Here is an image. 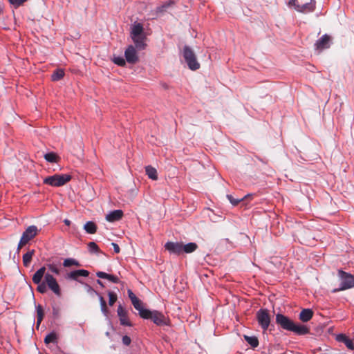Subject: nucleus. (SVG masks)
<instances>
[{
    "label": "nucleus",
    "instance_id": "nucleus-3",
    "mask_svg": "<svg viewBox=\"0 0 354 354\" xmlns=\"http://www.w3.org/2000/svg\"><path fill=\"white\" fill-rule=\"evenodd\" d=\"M164 247L171 255L181 256L195 252L198 248V245L195 242L185 243L183 241L174 242L169 241L165 244Z\"/></svg>",
    "mask_w": 354,
    "mask_h": 354
},
{
    "label": "nucleus",
    "instance_id": "nucleus-45",
    "mask_svg": "<svg viewBox=\"0 0 354 354\" xmlns=\"http://www.w3.org/2000/svg\"><path fill=\"white\" fill-rule=\"evenodd\" d=\"M96 283H97L99 286H100L102 288H104V283H103V282H102L100 279H97V280H96Z\"/></svg>",
    "mask_w": 354,
    "mask_h": 354
},
{
    "label": "nucleus",
    "instance_id": "nucleus-40",
    "mask_svg": "<svg viewBox=\"0 0 354 354\" xmlns=\"http://www.w3.org/2000/svg\"><path fill=\"white\" fill-rule=\"evenodd\" d=\"M52 314L53 317L55 319H57L59 317V308L55 306H52Z\"/></svg>",
    "mask_w": 354,
    "mask_h": 354
},
{
    "label": "nucleus",
    "instance_id": "nucleus-23",
    "mask_svg": "<svg viewBox=\"0 0 354 354\" xmlns=\"http://www.w3.org/2000/svg\"><path fill=\"white\" fill-rule=\"evenodd\" d=\"M243 338L245 340V342L252 348H255L259 346V339L257 337L252 335L249 336L247 335H243Z\"/></svg>",
    "mask_w": 354,
    "mask_h": 354
},
{
    "label": "nucleus",
    "instance_id": "nucleus-34",
    "mask_svg": "<svg viewBox=\"0 0 354 354\" xmlns=\"http://www.w3.org/2000/svg\"><path fill=\"white\" fill-rule=\"evenodd\" d=\"M88 250L91 254H98L101 252L99 246L94 241H91L88 243Z\"/></svg>",
    "mask_w": 354,
    "mask_h": 354
},
{
    "label": "nucleus",
    "instance_id": "nucleus-17",
    "mask_svg": "<svg viewBox=\"0 0 354 354\" xmlns=\"http://www.w3.org/2000/svg\"><path fill=\"white\" fill-rule=\"evenodd\" d=\"M124 215L123 211L122 209H115L109 212L106 215V220L111 223H114L115 221H120Z\"/></svg>",
    "mask_w": 354,
    "mask_h": 354
},
{
    "label": "nucleus",
    "instance_id": "nucleus-32",
    "mask_svg": "<svg viewBox=\"0 0 354 354\" xmlns=\"http://www.w3.org/2000/svg\"><path fill=\"white\" fill-rule=\"evenodd\" d=\"M111 61L118 66L124 67L126 66L127 61L125 57H123L122 56L118 55H113V58L111 59Z\"/></svg>",
    "mask_w": 354,
    "mask_h": 354
},
{
    "label": "nucleus",
    "instance_id": "nucleus-28",
    "mask_svg": "<svg viewBox=\"0 0 354 354\" xmlns=\"http://www.w3.org/2000/svg\"><path fill=\"white\" fill-rule=\"evenodd\" d=\"M252 194H248L245 196L239 198H234L231 194H227L226 197L229 200L230 203L233 205L236 206L240 202L243 201L245 199L248 198V197L252 196Z\"/></svg>",
    "mask_w": 354,
    "mask_h": 354
},
{
    "label": "nucleus",
    "instance_id": "nucleus-19",
    "mask_svg": "<svg viewBox=\"0 0 354 354\" xmlns=\"http://www.w3.org/2000/svg\"><path fill=\"white\" fill-rule=\"evenodd\" d=\"M46 267L45 266H43L40 267L33 274L32 280V282L35 283H39L40 282H42L43 277H45V274L47 273L46 272Z\"/></svg>",
    "mask_w": 354,
    "mask_h": 354
},
{
    "label": "nucleus",
    "instance_id": "nucleus-33",
    "mask_svg": "<svg viewBox=\"0 0 354 354\" xmlns=\"http://www.w3.org/2000/svg\"><path fill=\"white\" fill-rule=\"evenodd\" d=\"M175 3L174 0H169L164 3H162L161 6H158L156 8L157 12H165L167 8L171 7Z\"/></svg>",
    "mask_w": 354,
    "mask_h": 354
},
{
    "label": "nucleus",
    "instance_id": "nucleus-9",
    "mask_svg": "<svg viewBox=\"0 0 354 354\" xmlns=\"http://www.w3.org/2000/svg\"><path fill=\"white\" fill-rule=\"evenodd\" d=\"M256 319L259 326L263 332L266 331L271 325V317L268 309L261 308L256 313Z\"/></svg>",
    "mask_w": 354,
    "mask_h": 354
},
{
    "label": "nucleus",
    "instance_id": "nucleus-39",
    "mask_svg": "<svg viewBox=\"0 0 354 354\" xmlns=\"http://www.w3.org/2000/svg\"><path fill=\"white\" fill-rule=\"evenodd\" d=\"M106 279L113 283H120V279L116 275H114V274H108Z\"/></svg>",
    "mask_w": 354,
    "mask_h": 354
},
{
    "label": "nucleus",
    "instance_id": "nucleus-27",
    "mask_svg": "<svg viewBox=\"0 0 354 354\" xmlns=\"http://www.w3.org/2000/svg\"><path fill=\"white\" fill-rule=\"evenodd\" d=\"M65 75L64 70L61 68H56L51 75V80L53 82L60 80Z\"/></svg>",
    "mask_w": 354,
    "mask_h": 354
},
{
    "label": "nucleus",
    "instance_id": "nucleus-31",
    "mask_svg": "<svg viewBox=\"0 0 354 354\" xmlns=\"http://www.w3.org/2000/svg\"><path fill=\"white\" fill-rule=\"evenodd\" d=\"M44 159L50 163L57 162L59 160L57 154L53 151H50L44 154Z\"/></svg>",
    "mask_w": 354,
    "mask_h": 354
},
{
    "label": "nucleus",
    "instance_id": "nucleus-7",
    "mask_svg": "<svg viewBox=\"0 0 354 354\" xmlns=\"http://www.w3.org/2000/svg\"><path fill=\"white\" fill-rule=\"evenodd\" d=\"M183 57L189 69L196 71L200 68V64L197 60L194 51L187 45H185L182 52Z\"/></svg>",
    "mask_w": 354,
    "mask_h": 354
},
{
    "label": "nucleus",
    "instance_id": "nucleus-10",
    "mask_svg": "<svg viewBox=\"0 0 354 354\" xmlns=\"http://www.w3.org/2000/svg\"><path fill=\"white\" fill-rule=\"evenodd\" d=\"M89 271L85 269L73 270L66 273L65 279L66 280L75 281L82 284L84 281L80 278H86L89 276Z\"/></svg>",
    "mask_w": 354,
    "mask_h": 354
},
{
    "label": "nucleus",
    "instance_id": "nucleus-49",
    "mask_svg": "<svg viewBox=\"0 0 354 354\" xmlns=\"http://www.w3.org/2000/svg\"><path fill=\"white\" fill-rule=\"evenodd\" d=\"M3 13V8L2 6L0 5V15Z\"/></svg>",
    "mask_w": 354,
    "mask_h": 354
},
{
    "label": "nucleus",
    "instance_id": "nucleus-15",
    "mask_svg": "<svg viewBox=\"0 0 354 354\" xmlns=\"http://www.w3.org/2000/svg\"><path fill=\"white\" fill-rule=\"evenodd\" d=\"M117 313H118V315L120 319V324L122 326H132L131 322L127 317V314L126 310L122 306L121 304H120L118 306Z\"/></svg>",
    "mask_w": 354,
    "mask_h": 354
},
{
    "label": "nucleus",
    "instance_id": "nucleus-16",
    "mask_svg": "<svg viewBox=\"0 0 354 354\" xmlns=\"http://www.w3.org/2000/svg\"><path fill=\"white\" fill-rule=\"evenodd\" d=\"M315 0H310L309 3H306L303 5L297 6L296 10L299 12H312L315 9Z\"/></svg>",
    "mask_w": 354,
    "mask_h": 354
},
{
    "label": "nucleus",
    "instance_id": "nucleus-22",
    "mask_svg": "<svg viewBox=\"0 0 354 354\" xmlns=\"http://www.w3.org/2000/svg\"><path fill=\"white\" fill-rule=\"evenodd\" d=\"M145 172L149 178L153 180H156L158 179L157 170L155 167H152L151 165H147L145 167Z\"/></svg>",
    "mask_w": 354,
    "mask_h": 354
},
{
    "label": "nucleus",
    "instance_id": "nucleus-30",
    "mask_svg": "<svg viewBox=\"0 0 354 354\" xmlns=\"http://www.w3.org/2000/svg\"><path fill=\"white\" fill-rule=\"evenodd\" d=\"M62 265L65 268H69L71 266H77V267L81 266L80 263L77 259H75L74 258L65 259L63 261Z\"/></svg>",
    "mask_w": 354,
    "mask_h": 354
},
{
    "label": "nucleus",
    "instance_id": "nucleus-4",
    "mask_svg": "<svg viewBox=\"0 0 354 354\" xmlns=\"http://www.w3.org/2000/svg\"><path fill=\"white\" fill-rule=\"evenodd\" d=\"M36 284L37 285V290L41 294L46 293L48 288L56 296L62 295L60 286L54 276L49 272L45 274L44 280L42 282Z\"/></svg>",
    "mask_w": 354,
    "mask_h": 354
},
{
    "label": "nucleus",
    "instance_id": "nucleus-21",
    "mask_svg": "<svg viewBox=\"0 0 354 354\" xmlns=\"http://www.w3.org/2000/svg\"><path fill=\"white\" fill-rule=\"evenodd\" d=\"M59 335L55 330H52L48 333L44 337V343L49 344L50 343L57 344Z\"/></svg>",
    "mask_w": 354,
    "mask_h": 354
},
{
    "label": "nucleus",
    "instance_id": "nucleus-47",
    "mask_svg": "<svg viewBox=\"0 0 354 354\" xmlns=\"http://www.w3.org/2000/svg\"><path fill=\"white\" fill-rule=\"evenodd\" d=\"M21 248V246H19V243L18 246H17V250H16V253L17 254H19Z\"/></svg>",
    "mask_w": 354,
    "mask_h": 354
},
{
    "label": "nucleus",
    "instance_id": "nucleus-11",
    "mask_svg": "<svg viewBox=\"0 0 354 354\" xmlns=\"http://www.w3.org/2000/svg\"><path fill=\"white\" fill-rule=\"evenodd\" d=\"M39 232L37 226L32 225L28 226L22 233L19 240V246H22L35 237Z\"/></svg>",
    "mask_w": 354,
    "mask_h": 354
},
{
    "label": "nucleus",
    "instance_id": "nucleus-20",
    "mask_svg": "<svg viewBox=\"0 0 354 354\" xmlns=\"http://www.w3.org/2000/svg\"><path fill=\"white\" fill-rule=\"evenodd\" d=\"M313 316V311L310 308H304L299 315V318L302 322H308Z\"/></svg>",
    "mask_w": 354,
    "mask_h": 354
},
{
    "label": "nucleus",
    "instance_id": "nucleus-44",
    "mask_svg": "<svg viewBox=\"0 0 354 354\" xmlns=\"http://www.w3.org/2000/svg\"><path fill=\"white\" fill-rule=\"evenodd\" d=\"M288 4L290 6H293L295 9L296 10L297 6H299L297 3V0H289Z\"/></svg>",
    "mask_w": 354,
    "mask_h": 354
},
{
    "label": "nucleus",
    "instance_id": "nucleus-35",
    "mask_svg": "<svg viewBox=\"0 0 354 354\" xmlns=\"http://www.w3.org/2000/svg\"><path fill=\"white\" fill-rule=\"evenodd\" d=\"M46 268L49 270L51 272L59 275L60 274V269L57 267V265L55 263H48L45 266Z\"/></svg>",
    "mask_w": 354,
    "mask_h": 354
},
{
    "label": "nucleus",
    "instance_id": "nucleus-48",
    "mask_svg": "<svg viewBox=\"0 0 354 354\" xmlns=\"http://www.w3.org/2000/svg\"><path fill=\"white\" fill-rule=\"evenodd\" d=\"M105 335H106V337H110V333H109V331H106V332L105 333Z\"/></svg>",
    "mask_w": 354,
    "mask_h": 354
},
{
    "label": "nucleus",
    "instance_id": "nucleus-14",
    "mask_svg": "<svg viewBox=\"0 0 354 354\" xmlns=\"http://www.w3.org/2000/svg\"><path fill=\"white\" fill-rule=\"evenodd\" d=\"M127 294L134 308L138 310L139 313L145 307L143 302L136 297L131 289L127 290Z\"/></svg>",
    "mask_w": 354,
    "mask_h": 354
},
{
    "label": "nucleus",
    "instance_id": "nucleus-41",
    "mask_svg": "<svg viewBox=\"0 0 354 354\" xmlns=\"http://www.w3.org/2000/svg\"><path fill=\"white\" fill-rule=\"evenodd\" d=\"M122 341L124 345L129 346L131 342V339L128 335H124L122 338Z\"/></svg>",
    "mask_w": 354,
    "mask_h": 354
},
{
    "label": "nucleus",
    "instance_id": "nucleus-37",
    "mask_svg": "<svg viewBox=\"0 0 354 354\" xmlns=\"http://www.w3.org/2000/svg\"><path fill=\"white\" fill-rule=\"evenodd\" d=\"M82 285L84 286V288L86 290V292L90 295H98V292L95 290L89 284L84 283H82Z\"/></svg>",
    "mask_w": 354,
    "mask_h": 354
},
{
    "label": "nucleus",
    "instance_id": "nucleus-24",
    "mask_svg": "<svg viewBox=\"0 0 354 354\" xmlns=\"http://www.w3.org/2000/svg\"><path fill=\"white\" fill-rule=\"evenodd\" d=\"M98 297L100 304V309L102 313L106 317H109V310L108 308L106 307V303L103 297L98 292V295H96Z\"/></svg>",
    "mask_w": 354,
    "mask_h": 354
},
{
    "label": "nucleus",
    "instance_id": "nucleus-26",
    "mask_svg": "<svg viewBox=\"0 0 354 354\" xmlns=\"http://www.w3.org/2000/svg\"><path fill=\"white\" fill-rule=\"evenodd\" d=\"M35 250L32 249L28 250L26 253L23 255V264L25 267H28L33 255L35 254Z\"/></svg>",
    "mask_w": 354,
    "mask_h": 354
},
{
    "label": "nucleus",
    "instance_id": "nucleus-1",
    "mask_svg": "<svg viewBox=\"0 0 354 354\" xmlns=\"http://www.w3.org/2000/svg\"><path fill=\"white\" fill-rule=\"evenodd\" d=\"M275 322L280 328L292 332L297 335L301 336L310 333V329L308 326L295 322L288 316L281 313L276 314Z\"/></svg>",
    "mask_w": 354,
    "mask_h": 354
},
{
    "label": "nucleus",
    "instance_id": "nucleus-36",
    "mask_svg": "<svg viewBox=\"0 0 354 354\" xmlns=\"http://www.w3.org/2000/svg\"><path fill=\"white\" fill-rule=\"evenodd\" d=\"M107 295L109 297L108 304L110 306H113L118 299V296H117L116 293H115L114 292H112L111 290L108 291Z\"/></svg>",
    "mask_w": 354,
    "mask_h": 354
},
{
    "label": "nucleus",
    "instance_id": "nucleus-5",
    "mask_svg": "<svg viewBox=\"0 0 354 354\" xmlns=\"http://www.w3.org/2000/svg\"><path fill=\"white\" fill-rule=\"evenodd\" d=\"M131 37L136 48L142 50L146 46L145 40L146 35L144 31L143 25L139 22H134L131 28Z\"/></svg>",
    "mask_w": 354,
    "mask_h": 354
},
{
    "label": "nucleus",
    "instance_id": "nucleus-42",
    "mask_svg": "<svg viewBox=\"0 0 354 354\" xmlns=\"http://www.w3.org/2000/svg\"><path fill=\"white\" fill-rule=\"evenodd\" d=\"M108 274H109V273H106V272H103V271H97V272H96V276H97L98 278H100V279H107Z\"/></svg>",
    "mask_w": 354,
    "mask_h": 354
},
{
    "label": "nucleus",
    "instance_id": "nucleus-29",
    "mask_svg": "<svg viewBox=\"0 0 354 354\" xmlns=\"http://www.w3.org/2000/svg\"><path fill=\"white\" fill-rule=\"evenodd\" d=\"M37 312V326L39 327L44 317V310L41 305H35Z\"/></svg>",
    "mask_w": 354,
    "mask_h": 354
},
{
    "label": "nucleus",
    "instance_id": "nucleus-43",
    "mask_svg": "<svg viewBox=\"0 0 354 354\" xmlns=\"http://www.w3.org/2000/svg\"><path fill=\"white\" fill-rule=\"evenodd\" d=\"M111 245H112V246L113 248L114 252L116 253V254L120 253V248L119 245L116 243H114V242H112Z\"/></svg>",
    "mask_w": 354,
    "mask_h": 354
},
{
    "label": "nucleus",
    "instance_id": "nucleus-18",
    "mask_svg": "<svg viewBox=\"0 0 354 354\" xmlns=\"http://www.w3.org/2000/svg\"><path fill=\"white\" fill-rule=\"evenodd\" d=\"M335 339L339 342L344 343L349 350H354V342L351 339L348 338L345 334H337L335 337Z\"/></svg>",
    "mask_w": 354,
    "mask_h": 354
},
{
    "label": "nucleus",
    "instance_id": "nucleus-13",
    "mask_svg": "<svg viewBox=\"0 0 354 354\" xmlns=\"http://www.w3.org/2000/svg\"><path fill=\"white\" fill-rule=\"evenodd\" d=\"M331 37L328 34L323 35L315 44L317 50H324L329 48L330 46Z\"/></svg>",
    "mask_w": 354,
    "mask_h": 354
},
{
    "label": "nucleus",
    "instance_id": "nucleus-8",
    "mask_svg": "<svg viewBox=\"0 0 354 354\" xmlns=\"http://www.w3.org/2000/svg\"><path fill=\"white\" fill-rule=\"evenodd\" d=\"M72 178L70 174H54L46 177L43 183L52 187H61L69 182Z\"/></svg>",
    "mask_w": 354,
    "mask_h": 354
},
{
    "label": "nucleus",
    "instance_id": "nucleus-25",
    "mask_svg": "<svg viewBox=\"0 0 354 354\" xmlns=\"http://www.w3.org/2000/svg\"><path fill=\"white\" fill-rule=\"evenodd\" d=\"M83 228L86 231V233L93 234L96 232L97 227L96 224L93 221H87L84 225Z\"/></svg>",
    "mask_w": 354,
    "mask_h": 354
},
{
    "label": "nucleus",
    "instance_id": "nucleus-46",
    "mask_svg": "<svg viewBox=\"0 0 354 354\" xmlns=\"http://www.w3.org/2000/svg\"><path fill=\"white\" fill-rule=\"evenodd\" d=\"M64 224H65L66 225H68H68H71V221H70V220H68V219H67V218H66V219H64Z\"/></svg>",
    "mask_w": 354,
    "mask_h": 354
},
{
    "label": "nucleus",
    "instance_id": "nucleus-12",
    "mask_svg": "<svg viewBox=\"0 0 354 354\" xmlns=\"http://www.w3.org/2000/svg\"><path fill=\"white\" fill-rule=\"evenodd\" d=\"M124 57L127 63L131 64H134L138 61V55L136 48L133 46H128V47L124 50Z\"/></svg>",
    "mask_w": 354,
    "mask_h": 354
},
{
    "label": "nucleus",
    "instance_id": "nucleus-2",
    "mask_svg": "<svg viewBox=\"0 0 354 354\" xmlns=\"http://www.w3.org/2000/svg\"><path fill=\"white\" fill-rule=\"evenodd\" d=\"M138 315L142 319L150 320L157 326L171 327V326L169 317L166 316L162 311L150 309L145 306Z\"/></svg>",
    "mask_w": 354,
    "mask_h": 354
},
{
    "label": "nucleus",
    "instance_id": "nucleus-38",
    "mask_svg": "<svg viewBox=\"0 0 354 354\" xmlns=\"http://www.w3.org/2000/svg\"><path fill=\"white\" fill-rule=\"evenodd\" d=\"M27 0H8L9 3L13 6L15 8H19Z\"/></svg>",
    "mask_w": 354,
    "mask_h": 354
},
{
    "label": "nucleus",
    "instance_id": "nucleus-6",
    "mask_svg": "<svg viewBox=\"0 0 354 354\" xmlns=\"http://www.w3.org/2000/svg\"><path fill=\"white\" fill-rule=\"evenodd\" d=\"M337 276L339 279L340 283L337 288H335L333 292L343 291L354 288V275L350 272L344 271L342 269H339L337 271Z\"/></svg>",
    "mask_w": 354,
    "mask_h": 354
}]
</instances>
